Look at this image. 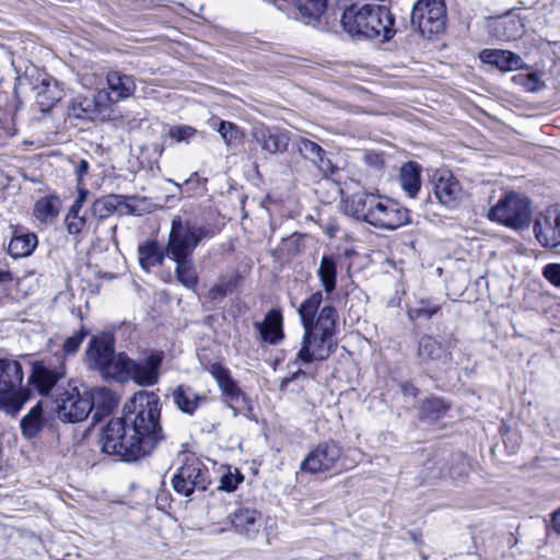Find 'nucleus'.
Masks as SVG:
<instances>
[{"label":"nucleus","instance_id":"nucleus-18","mask_svg":"<svg viewBox=\"0 0 560 560\" xmlns=\"http://www.w3.org/2000/svg\"><path fill=\"white\" fill-rule=\"evenodd\" d=\"M252 136L261 150L269 154L285 151L290 140L287 131L264 125L254 127Z\"/></svg>","mask_w":560,"mask_h":560},{"label":"nucleus","instance_id":"nucleus-39","mask_svg":"<svg viewBox=\"0 0 560 560\" xmlns=\"http://www.w3.org/2000/svg\"><path fill=\"white\" fill-rule=\"evenodd\" d=\"M214 128L226 145H232L242 136L240 128L231 121L220 120Z\"/></svg>","mask_w":560,"mask_h":560},{"label":"nucleus","instance_id":"nucleus-9","mask_svg":"<svg viewBox=\"0 0 560 560\" xmlns=\"http://www.w3.org/2000/svg\"><path fill=\"white\" fill-rule=\"evenodd\" d=\"M530 214L529 199L510 191L489 209L488 218L513 230H521L529 225Z\"/></svg>","mask_w":560,"mask_h":560},{"label":"nucleus","instance_id":"nucleus-35","mask_svg":"<svg viewBox=\"0 0 560 560\" xmlns=\"http://www.w3.org/2000/svg\"><path fill=\"white\" fill-rule=\"evenodd\" d=\"M238 276L220 277L217 283L208 291V299L211 301H222L231 294L237 284Z\"/></svg>","mask_w":560,"mask_h":560},{"label":"nucleus","instance_id":"nucleus-2","mask_svg":"<svg viewBox=\"0 0 560 560\" xmlns=\"http://www.w3.org/2000/svg\"><path fill=\"white\" fill-rule=\"evenodd\" d=\"M322 302L323 293L316 291L298 307L304 331L295 359L304 364L326 360L334 351L338 314L331 305H325L318 312Z\"/></svg>","mask_w":560,"mask_h":560},{"label":"nucleus","instance_id":"nucleus-19","mask_svg":"<svg viewBox=\"0 0 560 560\" xmlns=\"http://www.w3.org/2000/svg\"><path fill=\"white\" fill-rule=\"evenodd\" d=\"M479 58L483 63L494 66L500 71H516L521 69H529V66L523 58L510 50L504 49H483L479 54Z\"/></svg>","mask_w":560,"mask_h":560},{"label":"nucleus","instance_id":"nucleus-26","mask_svg":"<svg viewBox=\"0 0 560 560\" xmlns=\"http://www.w3.org/2000/svg\"><path fill=\"white\" fill-rule=\"evenodd\" d=\"M166 245L161 248L156 241H147L138 247L140 266L149 271L152 267L162 266L166 256Z\"/></svg>","mask_w":560,"mask_h":560},{"label":"nucleus","instance_id":"nucleus-1","mask_svg":"<svg viewBox=\"0 0 560 560\" xmlns=\"http://www.w3.org/2000/svg\"><path fill=\"white\" fill-rule=\"evenodd\" d=\"M161 404L153 392L140 390L125 405L124 416L112 419L102 434V450L125 462L150 456L164 440Z\"/></svg>","mask_w":560,"mask_h":560},{"label":"nucleus","instance_id":"nucleus-38","mask_svg":"<svg viewBox=\"0 0 560 560\" xmlns=\"http://www.w3.org/2000/svg\"><path fill=\"white\" fill-rule=\"evenodd\" d=\"M512 80L527 92H538L545 88V82L538 72L516 74Z\"/></svg>","mask_w":560,"mask_h":560},{"label":"nucleus","instance_id":"nucleus-43","mask_svg":"<svg viewBox=\"0 0 560 560\" xmlns=\"http://www.w3.org/2000/svg\"><path fill=\"white\" fill-rule=\"evenodd\" d=\"M542 277L553 287L560 288V264L550 262L542 268Z\"/></svg>","mask_w":560,"mask_h":560},{"label":"nucleus","instance_id":"nucleus-32","mask_svg":"<svg viewBox=\"0 0 560 560\" xmlns=\"http://www.w3.org/2000/svg\"><path fill=\"white\" fill-rule=\"evenodd\" d=\"M45 420L43 418L42 402H37L31 410L21 419L22 434L26 439L35 438L43 429Z\"/></svg>","mask_w":560,"mask_h":560},{"label":"nucleus","instance_id":"nucleus-16","mask_svg":"<svg viewBox=\"0 0 560 560\" xmlns=\"http://www.w3.org/2000/svg\"><path fill=\"white\" fill-rule=\"evenodd\" d=\"M433 192L438 201L448 208H456L464 196L459 182L448 171H442L434 175Z\"/></svg>","mask_w":560,"mask_h":560},{"label":"nucleus","instance_id":"nucleus-52","mask_svg":"<svg viewBox=\"0 0 560 560\" xmlns=\"http://www.w3.org/2000/svg\"><path fill=\"white\" fill-rule=\"evenodd\" d=\"M85 196H86V191L85 190H81L78 198H82V202H84Z\"/></svg>","mask_w":560,"mask_h":560},{"label":"nucleus","instance_id":"nucleus-44","mask_svg":"<svg viewBox=\"0 0 560 560\" xmlns=\"http://www.w3.org/2000/svg\"><path fill=\"white\" fill-rule=\"evenodd\" d=\"M67 230L70 234H78L85 225V218L77 213H68L66 218Z\"/></svg>","mask_w":560,"mask_h":560},{"label":"nucleus","instance_id":"nucleus-25","mask_svg":"<svg viewBox=\"0 0 560 560\" xmlns=\"http://www.w3.org/2000/svg\"><path fill=\"white\" fill-rule=\"evenodd\" d=\"M230 520L235 530L241 535H252L259 530L261 514L249 508H241L230 514Z\"/></svg>","mask_w":560,"mask_h":560},{"label":"nucleus","instance_id":"nucleus-20","mask_svg":"<svg viewBox=\"0 0 560 560\" xmlns=\"http://www.w3.org/2000/svg\"><path fill=\"white\" fill-rule=\"evenodd\" d=\"M107 90L104 98L105 104L118 103L121 100L130 97L136 91V82L131 75L121 73L119 71H109L106 75Z\"/></svg>","mask_w":560,"mask_h":560},{"label":"nucleus","instance_id":"nucleus-41","mask_svg":"<svg viewBox=\"0 0 560 560\" xmlns=\"http://www.w3.org/2000/svg\"><path fill=\"white\" fill-rule=\"evenodd\" d=\"M197 135V129L187 126V125H178L173 126L168 129L167 136L175 140L176 142H189Z\"/></svg>","mask_w":560,"mask_h":560},{"label":"nucleus","instance_id":"nucleus-45","mask_svg":"<svg viewBox=\"0 0 560 560\" xmlns=\"http://www.w3.org/2000/svg\"><path fill=\"white\" fill-rule=\"evenodd\" d=\"M13 282L12 273L9 271H0V300L9 295Z\"/></svg>","mask_w":560,"mask_h":560},{"label":"nucleus","instance_id":"nucleus-7","mask_svg":"<svg viewBox=\"0 0 560 560\" xmlns=\"http://www.w3.org/2000/svg\"><path fill=\"white\" fill-rule=\"evenodd\" d=\"M211 236L212 233L206 225L176 215L171 223L165 254L167 258L192 256L202 240Z\"/></svg>","mask_w":560,"mask_h":560},{"label":"nucleus","instance_id":"nucleus-42","mask_svg":"<svg viewBox=\"0 0 560 560\" xmlns=\"http://www.w3.org/2000/svg\"><path fill=\"white\" fill-rule=\"evenodd\" d=\"M243 480L244 477L237 469H235L234 471L229 470L226 474L222 476L218 489L228 492L234 491L237 488V486L241 482H243Z\"/></svg>","mask_w":560,"mask_h":560},{"label":"nucleus","instance_id":"nucleus-23","mask_svg":"<svg viewBox=\"0 0 560 560\" xmlns=\"http://www.w3.org/2000/svg\"><path fill=\"white\" fill-rule=\"evenodd\" d=\"M254 327L261 340L270 345H277L284 337L283 317L279 310H270L264 322H255Z\"/></svg>","mask_w":560,"mask_h":560},{"label":"nucleus","instance_id":"nucleus-37","mask_svg":"<svg viewBox=\"0 0 560 560\" xmlns=\"http://www.w3.org/2000/svg\"><path fill=\"white\" fill-rule=\"evenodd\" d=\"M37 91L36 98L42 108L51 107L60 98L59 90L56 84L43 81V83L37 86Z\"/></svg>","mask_w":560,"mask_h":560},{"label":"nucleus","instance_id":"nucleus-13","mask_svg":"<svg viewBox=\"0 0 560 560\" xmlns=\"http://www.w3.org/2000/svg\"><path fill=\"white\" fill-rule=\"evenodd\" d=\"M341 446L335 441H326L314 447L301 462V471L308 474L326 472L339 468Z\"/></svg>","mask_w":560,"mask_h":560},{"label":"nucleus","instance_id":"nucleus-14","mask_svg":"<svg viewBox=\"0 0 560 560\" xmlns=\"http://www.w3.org/2000/svg\"><path fill=\"white\" fill-rule=\"evenodd\" d=\"M452 354L446 346L431 336H423L419 340L418 360L428 370L445 368L451 362Z\"/></svg>","mask_w":560,"mask_h":560},{"label":"nucleus","instance_id":"nucleus-17","mask_svg":"<svg viewBox=\"0 0 560 560\" xmlns=\"http://www.w3.org/2000/svg\"><path fill=\"white\" fill-rule=\"evenodd\" d=\"M104 98H108L105 90H100L93 96L77 95L69 101L68 116L75 119H94L106 107Z\"/></svg>","mask_w":560,"mask_h":560},{"label":"nucleus","instance_id":"nucleus-10","mask_svg":"<svg viewBox=\"0 0 560 560\" xmlns=\"http://www.w3.org/2000/svg\"><path fill=\"white\" fill-rule=\"evenodd\" d=\"M411 23L427 38L443 33L446 25L444 0H418L412 7Z\"/></svg>","mask_w":560,"mask_h":560},{"label":"nucleus","instance_id":"nucleus-3","mask_svg":"<svg viewBox=\"0 0 560 560\" xmlns=\"http://www.w3.org/2000/svg\"><path fill=\"white\" fill-rule=\"evenodd\" d=\"M346 209L358 220L382 230L393 231L410 222L407 208L390 198L366 191L353 194L347 200Z\"/></svg>","mask_w":560,"mask_h":560},{"label":"nucleus","instance_id":"nucleus-30","mask_svg":"<svg viewBox=\"0 0 560 560\" xmlns=\"http://www.w3.org/2000/svg\"><path fill=\"white\" fill-rule=\"evenodd\" d=\"M296 147L300 154L319 170H327L329 167L330 162L326 158L325 150L316 142L306 138H300L296 142Z\"/></svg>","mask_w":560,"mask_h":560},{"label":"nucleus","instance_id":"nucleus-29","mask_svg":"<svg viewBox=\"0 0 560 560\" xmlns=\"http://www.w3.org/2000/svg\"><path fill=\"white\" fill-rule=\"evenodd\" d=\"M175 262V277L177 281L187 289L195 290L198 284L199 278L192 256H185L178 258H170Z\"/></svg>","mask_w":560,"mask_h":560},{"label":"nucleus","instance_id":"nucleus-11","mask_svg":"<svg viewBox=\"0 0 560 560\" xmlns=\"http://www.w3.org/2000/svg\"><path fill=\"white\" fill-rule=\"evenodd\" d=\"M210 483L209 469L196 457H187L172 478L173 490L187 498L195 491H206Z\"/></svg>","mask_w":560,"mask_h":560},{"label":"nucleus","instance_id":"nucleus-51","mask_svg":"<svg viewBox=\"0 0 560 560\" xmlns=\"http://www.w3.org/2000/svg\"><path fill=\"white\" fill-rule=\"evenodd\" d=\"M82 205H83L82 198H77L75 201L73 202L69 213H77V214H79V211L82 208Z\"/></svg>","mask_w":560,"mask_h":560},{"label":"nucleus","instance_id":"nucleus-36","mask_svg":"<svg viewBox=\"0 0 560 560\" xmlns=\"http://www.w3.org/2000/svg\"><path fill=\"white\" fill-rule=\"evenodd\" d=\"M448 409V405L439 397H431L425 399L420 409L422 418L429 420H436L444 415Z\"/></svg>","mask_w":560,"mask_h":560},{"label":"nucleus","instance_id":"nucleus-53","mask_svg":"<svg viewBox=\"0 0 560 560\" xmlns=\"http://www.w3.org/2000/svg\"><path fill=\"white\" fill-rule=\"evenodd\" d=\"M230 408L233 410V415H234V416H236V415H237V410H236V408H234V407H232V406H230Z\"/></svg>","mask_w":560,"mask_h":560},{"label":"nucleus","instance_id":"nucleus-40","mask_svg":"<svg viewBox=\"0 0 560 560\" xmlns=\"http://www.w3.org/2000/svg\"><path fill=\"white\" fill-rule=\"evenodd\" d=\"M85 336L86 332L84 331L83 328H81L79 331H75L72 336L66 338L62 345L63 358L75 354L79 351Z\"/></svg>","mask_w":560,"mask_h":560},{"label":"nucleus","instance_id":"nucleus-46","mask_svg":"<svg viewBox=\"0 0 560 560\" xmlns=\"http://www.w3.org/2000/svg\"><path fill=\"white\" fill-rule=\"evenodd\" d=\"M440 311V306L435 304H424L418 308H416L413 312L417 315V317H424L427 319H430L432 316H434Z\"/></svg>","mask_w":560,"mask_h":560},{"label":"nucleus","instance_id":"nucleus-31","mask_svg":"<svg viewBox=\"0 0 560 560\" xmlns=\"http://www.w3.org/2000/svg\"><path fill=\"white\" fill-rule=\"evenodd\" d=\"M420 172L421 168L416 162H408L400 168V186L411 198L416 197L421 187Z\"/></svg>","mask_w":560,"mask_h":560},{"label":"nucleus","instance_id":"nucleus-27","mask_svg":"<svg viewBox=\"0 0 560 560\" xmlns=\"http://www.w3.org/2000/svg\"><path fill=\"white\" fill-rule=\"evenodd\" d=\"M337 258L332 255H324L319 260L317 277L323 290L330 294L337 287Z\"/></svg>","mask_w":560,"mask_h":560},{"label":"nucleus","instance_id":"nucleus-5","mask_svg":"<svg viewBox=\"0 0 560 560\" xmlns=\"http://www.w3.org/2000/svg\"><path fill=\"white\" fill-rule=\"evenodd\" d=\"M56 392V412L65 422L75 423L85 420L95 401H103L104 411H110L118 404L113 392L104 387L94 392L81 390L73 382H69L67 386L58 387Z\"/></svg>","mask_w":560,"mask_h":560},{"label":"nucleus","instance_id":"nucleus-15","mask_svg":"<svg viewBox=\"0 0 560 560\" xmlns=\"http://www.w3.org/2000/svg\"><path fill=\"white\" fill-rule=\"evenodd\" d=\"M534 233L537 241L544 247H556L560 245V210L558 207L546 209V211L536 219Z\"/></svg>","mask_w":560,"mask_h":560},{"label":"nucleus","instance_id":"nucleus-49","mask_svg":"<svg viewBox=\"0 0 560 560\" xmlns=\"http://www.w3.org/2000/svg\"><path fill=\"white\" fill-rule=\"evenodd\" d=\"M516 25H517V23L513 20L499 23V26L502 27L504 31H506L508 28L514 27ZM499 36L502 38H506V39L511 38V35L506 34V32L500 33Z\"/></svg>","mask_w":560,"mask_h":560},{"label":"nucleus","instance_id":"nucleus-6","mask_svg":"<svg viewBox=\"0 0 560 560\" xmlns=\"http://www.w3.org/2000/svg\"><path fill=\"white\" fill-rule=\"evenodd\" d=\"M22 364L18 360L0 358V409L15 416L30 400L31 392L22 386Z\"/></svg>","mask_w":560,"mask_h":560},{"label":"nucleus","instance_id":"nucleus-47","mask_svg":"<svg viewBox=\"0 0 560 560\" xmlns=\"http://www.w3.org/2000/svg\"><path fill=\"white\" fill-rule=\"evenodd\" d=\"M89 168H90V164L86 160H80L75 166H74V171H75V174H77V177H78V182L81 183L83 177L88 174L89 172Z\"/></svg>","mask_w":560,"mask_h":560},{"label":"nucleus","instance_id":"nucleus-12","mask_svg":"<svg viewBox=\"0 0 560 560\" xmlns=\"http://www.w3.org/2000/svg\"><path fill=\"white\" fill-rule=\"evenodd\" d=\"M88 366L100 371L104 377H116L117 354H115V340L110 334L93 336L85 352Z\"/></svg>","mask_w":560,"mask_h":560},{"label":"nucleus","instance_id":"nucleus-4","mask_svg":"<svg viewBox=\"0 0 560 560\" xmlns=\"http://www.w3.org/2000/svg\"><path fill=\"white\" fill-rule=\"evenodd\" d=\"M394 23L390 10L378 4H351L341 18L342 27L350 36L376 38L383 43L395 36Z\"/></svg>","mask_w":560,"mask_h":560},{"label":"nucleus","instance_id":"nucleus-50","mask_svg":"<svg viewBox=\"0 0 560 560\" xmlns=\"http://www.w3.org/2000/svg\"><path fill=\"white\" fill-rule=\"evenodd\" d=\"M552 528L560 535V508L551 514Z\"/></svg>","mask_w":560,"mask_h":560},{"label":"nucleus","instance_id":"nucleus-48","mask_svg":"<svg viewBox=\"0 0 560 560\" xmlns=\"http://www.w3.org/2000/svg\"><path fill=\"white\" fill-rule=\"evenodd\" d=\"M400 390L405 396H410V397H416L418 394L417 387H415L411 383L400 384Z\"/></svg>","mask_w":560,"mask_h":560},{"label":"nucleus","instance_id":"nucleus-8","mask_svg":"<svg viewBox=\"0 0 560 560\" xmlns=\"http://www.w3.org/2000/svg\"><path fill=\"white\" fill-rule=\"evenodd\" d=\"M163 362V353L151 351L137 360L129 358L126 353L117 354V366L115 381H132L142 387L155 385L160 380V368Z\"/></svg>","mask_w":560,"mask_h":560},{"label":"nucleus","instance_id":"nucleus-24","mask_svg":"<svg viewBox=\"0 0 560 560\" xmlns=\"http://www.w3.org/2000/svg\"><path fill=\"white\" fill-rule=\"evenodd\" d=\"M209 373L215 380L222 395L230 401H237L245 395L237 382L232 377L231 371L221 363H212L208 368Z\"/></svg>","mask_w":560,"mask_h":560},{"label":"nucleus","instance_id":"nucleus-22","mask_svg":"<svg viewBox=\"0 0 560 560\" xmlns=\"http://www.w3.org/2000/svg\"><path fill=\"white\" fill-rule=\"evenodd\" d=\"M171 396L176 408L189 416H192L208 400L207 394L198 393L191 386L185 384L175 386Z\"/></svg>","mask_w":560,"mask_h":560},{"label":"nucleus","instance_id":"nucleus-34","mask_svg":"<svg viewBox=\"0 0 560 560\" xmlns=\"http://www.w3.org/2000/svg\"><path fill=\"white\" fill-rule=\"evenodd\" d=\"M59 209V198L49 196L40 198L36 201L33 213L38 221L47 223L52 221L58 215Z\"/></svg>","mask_w":560,"mask_h":560},{"label":"nucleus","instance_id":"nucleus-21","mask_svg":"<svg viewBox=\"0 0 560 560\" xmlns=\"http://www.w3.org/2000/svg\"><path fill=\"white\" fill-rule=\"evenodd\" d=\"M65 375L66 370L62 365L50 369L40 362H35L30 382L40 395L46 396Z\"/></svg>","mask_w":560,"mask_h":560},{"label":"nucleus","instance_id":"nucleus-33","mask_svg":"<svg viewBox=\"0 0 560 560\" xmlns=\"http://www.w3.org/2000/svg\"><path fill=\"white\" fill-rule=\"evenodd\" d=\"M127 199L122 195H107L94 201L92 206V214L98 219L110 217Z\"/></svg>","mask_w":560,"mask_h":560},{"label":"nucleus","instance_id":"nucleus-28","mask_svg":"<svg viewBox=\"0 0 560 560\" xmlns=\"http://www.w3.org/2000/svg\"><path fill=\"white\" fill-rule=\"evenodd\" d=\"M38 245V238L35 233H24L15 231L8 247L9 254L14 258L30 256Z\"/></svg>","mask_w":560,"mask_h":560}]
</instances>
